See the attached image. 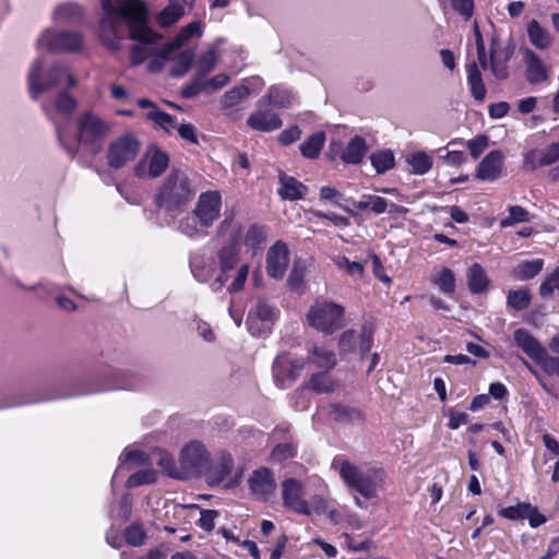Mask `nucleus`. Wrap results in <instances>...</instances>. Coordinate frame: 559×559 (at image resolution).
Returning a JSON list of instances; mask_svg holds the SVG:
<instances>
[{"label": "nucleus", "instance_id": "nucleus-1", "mask_svg": "<svg viewBox=\"0 0 559 559\" xmlns=\"http://www.w3.org/2000/svg\"><path fill=\"white\" fill-rule=\"evenodd\" d=\"M102 10L99 38L109 50L121 48L122 26L127 24L129 37L136 41L130 51L133 66L143 63L158 51L162 36L148 26L147 8L142 0H102Z\"/></svg>", "mask_w": 559, "mask_h": 559}, {"label": "nucleus", "instance_id": "nucleus-2", "mask_svg": "<svg viewBox=\"0 0 559 559\" xmlns=\"http://www.w3.org/2000/svg\"><path fill=\"white\" fill-rule=\"evenodd\" d=\"M210 463L211 453L199 440H191L182 447L177 463L167 453L160 454L157 461L169 476L177 479L199 477L209 469Z\"/></svg>", "mask_w": 559, "mask_h": 559}, {"label": "nucleus", "instance_id": "nucleus-3", "mask_svg": "<svg viewBox=\"0 0 559 559\" xmlns=\"http://www.w3.org/2000/svg\"><path fill=\"white\" fill-rule=\"evenodd\" d=\"M332 467L338 472L345 485L366 499H373L383 487L384 473L370 466H357L348 461L333 460Z\"/></svg>", "mask_w": 559, "mask_h": 559}, {"label": "nucleus", "instance_id": "nucleus-4", "mask_svg": "<svg viewBox=\"0 0 559 559\" xmlns=\"http://www.w3.org/2000/svg\"><path fill=\"white\" fill-rule=\"evenodd\" d=\"M28 92L32 99L37 100L40 95L67 81L69 87L76 84L74 76L63 63L47 66L43 57H37L31 64L27 75Z\"/></svg>", "mask_w": 559, "mask_h": 559}, {"label": "nucleus", "instance_id": "nucleus-5", "mask_svg": "<svg viewBox=\"0 0 559 559\" xmlns=\"http://www.w3.org/2000/svg\"><path fill=\"white\" fill-rule=\"evenodd\" d=\"M218 233L226 235L229 243L222 247L217 252L216 262L218 274L211 283V288L218 292L229 280L228 273L237 265L239 259V247L241 240V224L234 221L233 214H226L221 223Z\"/></svg>", "mask_w": 559, "mask_h": 559}, {"label": "nucleus", "instance_id": "nucleus-6", "mask_svg": "<svg viewBox=\"0 0 559 559\" xmlns=\"http://www.w3.org/2000/svg\"><path fill=\"white\" fill-rule=\"evenodd\" d=\"M76 106L75 98L67 91H61L53 98L41 103L46 118L55 126L60 145L72 157L78 153V147L72 143L68 127L62 123V120L69 118Z\"/></svg>", "mask_w": 559, "mask_h": 559}, {"label": "nucleus", "instance_id": "nucleus-7", "mask_svg": "<svg viewBox=\"0 0 559 559\" xmlns=\"http://www.w3.org/2000/svg\"><path fill=\"white\" fill-rule=\"evenodd\" d=\"M188 176L180 170H174L166 178L157 194V202L167 210L185 206L193 197Z\"/></svg>", "mask_w": 559, "mask_h": 559}, {"label": "nucleus", "instance_id": "nucleus-8", "mask_svg": "<svg viewBox=\"0 0 559 559\" xmlns=\"http://www.w3.org/2000/svg\"><path fill=\"white\" fill-rule=\"evenodd\" d=\"M307 321L314 330L329 335L345 325V310L332 301H317L310 307Z\"/></svg>", "mask_w": 559, "mask_h": 559}, {"label": "nucleus", "instance_id": "nucleus-9", "mask_svg": "<svg viewBox=\"0 0 559 559\" xmlns=\"http://www.w3.org/2000/svg\"><path fill=\"white\" fill-rule=\"evenodd\" d=\"M84 45V37L78 31H58L52 27L45 28L36 39L38 50L49 52H79Z\"/></svg>", "mask_w": 559, "mask_h": 559}, {"label": "nucleus", "instance_id": "nucleus-10", "mask_svg": "<svg viewBox=\"0 0 559 559\" xmlns=\"http://www.w3.org/2000/svg\"><path fill=\"white\" fill-rule=\"evenodd\" d=\"M75 143L82 146H99L110 131V124L92 111L82 112L75 120Z\"/></svg>", "mask_w": 559, "mask_h": 559}, {"label": "nucleus", "instance_id": "nucleus-11", "mask_svg": "<svg viewBox=\"0 0 559 559\" xmlns=\"http://www.w3.org/2000/svg\"><path fill=\"white\" fill-rule=\"evenodd\" d=\"M141 144L131 133L123 134L112 140L108 146L106 158L111 168L119 169L132 162L140 152Z\"/></svg>", "mask_w": 559, "mask_h": 559}, {"label": "nucleus", "instance_id": "nucleus-12", "mask_svg": "<svg viewBox=\"0 0 559 559\" xmlns=\"http://www.w3.org/2000/svg\"><path fill=\"white\" fill-rule=\"evenodd\" d=\"M276 317L275 307L266 299L259 298L248 313L247 326L251 334L262 335L269 331Z\"/></svg>", "mask_w": 559, "mask_h": 559}, {"label": "nucleus", "instance_id": "nucleus-13", "mask_svg": "<svg viewBox=\"0 0 559 559\" xmlns=\"http://www.w3.org/2000/svg\"><path fill=\"white\" fill-rule=\"evenodd\" d=\"M168 163V155L152 146L135 165L134 174L138 178H157L166 170Z\"/></svg>", "mask_w": 559, "mask_h": 559}, {"label": "nucleus", "instance_id": "nucleus-14", "mask_svg": "<svg viewBox=\"0 0 559 559\" xmlns=\"http://www.w3.org/2000/svg\"><path fill=\"white\" fill-rule=\"evenodd\" d=\"M263 84L260 78H251L245 80L241 85L225 92L221 98V105L225 114L236 118L238 106L250 95L251 90H259Z\"/></svg>", "mask_w": 559, "mask_h": 559}, {"label": "nucleus", "instance_id": "nucleus-15", "mask_svg": "<svg viewBox=\"0 0 559 559\" xmlns=\"http://www.w3.org/2000/svg\"><path fill=\"white\" fill-rule=\"evenodd\" d=\"M285 508L302 515H310L311 509L305 498L304 485L296 478H287L281 485Z\"/></svg>", "mask_w": 559, "mask_h": 559}, {"label": "nucleus", "instance_id": "nucleus-16", "mask_svg": "<svg viewBox=\"0 0 559 559\" xmlns=\"http://www.w3.org/2000/svg\"><path fill=\"white\" fill-rule=\"evenodd\" d=\"M222 197L217 191H207L201 193L193 210V215L198 218L202 227H210L221 214Z\"/></svg>", "mask_w": 559, "mask_h": 559}, {"label": "nucleus", "instance_id": "nucleus-17", "mask_svg": "<svg viewBox=\"0 0 559 559\" xmlns=\"http://www.w3.org/2000/svg\"><path fill=\"white\" fill-rule=\"evenodd\" d=\"M304 369V361L288 354L278 355L273 362V377L278 388L288 386Z\"/></svg>", "mask_w": 559, "mask_h": 559}, {"label": "nucleus", "instance_id": "nucleus-18", "mask_svg": "<svg viewBox=\"0 0 559 559\" xmlns=\"http://www.w3.org/2000/svg\"><path fill=\"white\" fill-rule=\"evenodd\" d=\"M251 495L262 501L270 500L276 490V480L273 472L267 467L254 469L248 479Z\"/></svg>", "mask_w": 559, "mask_h": 559}, {"label": "nucleus", "instance_id": "nucleus-19", "mask_svg": "<svg viewBox=\"0 0 559 559\" xmlns=\"http://www.w3.org/2000/svg\"><path fill=\"white\" fill-rule=\"evenodd\" d=\"M266 272L274 280L285 276L289 265V250L285 242L276 241L266 252Z\"/></svg>", "mask_w": 559, "mask_h": 559}, {"label": "nucleus", "instance_id": "nucleus-20", "mask_svg": "<svg viewBox=\"0 0 559 559\" xmlns=\"http://www.w3.org/2000/svg\"><path fill=\"white\" fill-rule=\"evenodd\" d=\"M354 206L359 211L370 210L377 215L385 212L390 214H403L407 212L405 207L390 203L386 199L374 194H362L360 199L354 203Z\"/></svg>", "mask_w": 559, "mask_h": 559}, {"label": "nucleus", "instance_id": "nucleus-21", "mask_svg": "<svg viewBox=\"0 0 559 559\" xmlns=\"http://www.w3.org/2000/svg\"><path fill=\"white\" fill-rule=\"evenodd\" d=\"M234 468V460L229 453H217L214 463L205 471L206 481L210 486L221 485Z\"/></svg>", "mask_w": 559, "mask_h": 559}, {"label": "nucleus", "instance_id": "nucleus-22", "mask_svg": "<svg viewBox=\"0 0 559 559\" xmlns=\"http://www.w3.org/2000/svg\"><path fill=\"white\" fill-rule=\"evenodd\" d=\"M273 438L278 441L271 453V460L273 462L281 463L297 454V445L292 436H287V430L285 428H276L273 431Z\"/></svg>", "mask_w": 559, "mask_h": 559}, {"label": "nucleus", "instance_id": "nucleus-23", "mask_svg": "<svg viewBox=\"0 0 559 559\" xmlns=\"http://www.w3.org/2000/svg\"><path fill=\"white\" fill-rule=\"evenodd\" d=\"M503 168V154L498 151L489 152L477 167V178L485 181L498 179Z\"/></svg>", "mask_w": 559, "mask_h": 559}, {"label": "nucleus", "instance_id": "nucleus-24", "mask_svg": "<svg viewBox=\"0 0 559 559\" xmlns=\"http://www.w3.org/2000/svg\"><path fill=\"white\" fill-rule=\"evenodd\" d=\"M559 159V143H551L545 150H531L524 156V164L534 170L542 166H548Z\"/></svg>", "mask_w": 559, "mask_h": 559}, {"label": "nucleus", "instance_id": "nucleus-25", "mask_svg": "<svg viewBox=\"0 0 559 559\" xmlns=\"http://www.w3.org/2000/svg\"><path fill=\"white\" fill-rule=\"evenodd\" d=\"M523 60L526 68V79L532 84L548 79V71L540 57L530 48L523 49Z\"/></svg>", "mask_w": 559, "mask_h": 559}, {"label": "nucleus", "instance_id": "nucleus-26", "mask_svg": "<svg viewBox=\"0 0 559 559\" xmlns=\"http://www.w3.org/2000/svg\"><path fill=\"white\" fill-rule=\"evenodd\" d=\"M247 124L257 131L272 132L282 126L280 116L271 110L259 109L253 111L247 119Z\"/></svg>", "mask_w": 559, "mask_h": 559}, {"label": "nucleus", "instance_id": "nucleus-27", "mask_svg": "<svg viewBox=\"0 0 559 559\" xmlns=\"http://www.w3.org/2000/svg\"><path fill=\"white\" fill-rule=\"evenodd\" d=\"M190 266L194 278L200 283H206L218 274L217 263L212 257L194 255Z\"/></svg>", "mask_w": 559, "mask_h": 559}, {"label": "nucleus", "instance_id": "nucleus-28", "mask_svg": "<svg viewBox=\"0 0 559 559\" xmlns=\"http://www.w3.org/2000/svg\"><path fill=\"white\" fill-rule=\"evenodd\" d=\"M84 11L76 2H62L55 7L51 19L57 24H75L83 19Z\"/></svg>", "mask_w": 559, "mask_h": 559}, {"label": "nucleus", "instance_id": "nucleus-29", "mask_svg": "<svg viewBox=\"0 0 559 559\" xmlns=\"http://www.w3.org/2000/svg\"><path fill=\"white\" fill-rule=\"evenodd\" d=\"M293 93L281 85H275L269 88L267 94L259 100V106H273L276 108H288L295 102Z\"/></svg>", "mask_w": 559, "mask_h": 559}, {"label": "nucleus", "instance_id": "nucleus-30", "mask_svg": "<svg viewBox=\"0 0 559 559\" xmlns=\"http://www.w3.org/2000/svg\"><path fill=\"white\" fill-rule=\"evenodd\" d=\"M514 343L534 361L545 350V347L526 329H516L513 333Z\"/></svg>", "mask_w": 559, "mask_h": 559}, {"label": "nucleus", "instance_id": "nucleus-31", "mask_svg": "<svg viewBox=\"0 0 559 559\" xmlns=\"http://www.w3.org/2000/svg\"><path fill=\"white\" fill-rule=\"evenodd\" d=\"M526 33L531 45L538 50H546L552 45L554 37L551 33L537 20L527 23Z\"/></svg>", "mask_w": 559, "mask_h": 559}, {"label": "nucleus", "instance_id": "nucleus-32", "mask_svg": "<svg viewBox=\"0 0 559 559\" xmlns=\"http://www.w3.org/2000/svg\"><path fill=\"white\" fill-rule=\"evenodd\" d=\"M278 179L281 185L278 194L283 200L296 201L306 195L308 188L294 177L281 173Z\"/></svg>", "mask_w": 559, "mask_h": 559}, {"label": "nucleus", "instance_id": "nucleus-33", "mask_svg": "<svg viewBox=\"0 0 559 559\" xmlns=\"http://www.w3.org/2000/svg\"><path fill=\"white\" fill-rule=\"evenodd\" d=\"M266 239V230L263 226L255 224L248 228L241 226L240 246H245L248 250L255 251L262 247Z\"/></svg>", "mask_w": 559, "mask_h": 559}, {"label": "nucleus", "instance_id": "nucleus-34", "mask_svg": "<svg viewBox=\"0 0 559 559\" xmlns=\"http://www.w3.org/2000/svg\"><path fill=\"white\" fill-rule=\"evenodd\" d=\"M366 140L359 135L354 136L347 143L341 158L346 164H359L367 153Z\"/></svg>", "mask_w": 559, "mask_h": 559}, {"label": "nucleus", "instance_id": "nucleus-35", "mask_svg": "<svg viewBox=\"0 0 559 559\" xmlns=\"http://www.w3.org/2000/svg\"><path fill=\"white\" fill-rule=\"evenodd\" d=\"M185 14L183 0H170L163 11L157 15L156 21L162 27H168L179 21Z\"/></svg>", "mask_w": 559, "mask_h": 559}, {"label": "nucleus", "instance_id": "nucleus-36", "mask_svg": "<svg viewBox=\"0 0 559 559\" xmlns=\"http://www.w3.org/2000/svg\"><path fill=\"white\" fill-rule=\"evenodd\" d=\"M467 285L472 293L479 294L489 286V278L484 267L478 263H473L467 270Z\"/></svg>", "mask_w": 559, "mask_h": 559}, {"label": "nucleus", "instance_id": "nucleus-37", "mask_svg": "<svg viewBox=\"0 0 559 559\" xmlns=\"http://www.w3.org/2000/svg\"><path fill=\"white\" fill-rule=\"evenodd\" d=\"M309 359L316 367L330 371L336 365V356L332 349L314 345L309 353Z\"/></svg>", "mask_w": 559, "mask_h": 559}, {"label": "nucleus", "instance_id": "nucleus-38", "mask_svg": "<svg viewBox=\"0 0 559 559\" xmlns=\"http://www.w3.org/2000/svg\"><path fill=\"white\" fill-rule=\"evenodd\" d=\"M467 72V84L469 86V91L472 96L477 102H483L486 97V87L483 82L481 74L478 70V66L473 62L466 66Z\"/></svg>", "mask_w": 559, "mask_h": 559}, {"label": "nucleus", "instance_id": "nucleus-39", "mask_svg": "<svg viewBox=\"0 0 559 559\" xmlns=\"http://www.w3.org/2000/svg\"><path fill=\"white\" fill-rule=\"evenodd\" d=\"M325 142L324 132H316L311 136H309L304 143L300 145V152L304 157L309 159H314L320 155V152Z\"/></svg>", "mask_w": 559, "mask_h": 559}, {"label": "nucleus", "instance_id": "nucleus-40", "mask_svg": "<svg viewBox=\"0 0 559 559\" xmlns=\"http://www.w3.org/2000/svg\"><path fill=\"white\" fill-rule=\"evenodd\" d=\"M409 171L414 175H425L432 167V158L425 152H417L406 158Z\"/></svg>", "mask_w": 559, "mask_h": 559}, {"label": "nucleus", "instance_id": "nucleus-41", "mask_svg": "<svg viewBox=\"0 0 559 559\" xmlns=\"http://www.w3.org/2000/svg\"><path fill=\"white\" fill-rule=\"evenodd\" d=\"M202 23L191 22L187 26L182 27L177 36L169 43L170 46L177 50L188 43L192 37H200L202 35Z\"/></svg>", "mask_w": 559, "mask_h": 559}, {"label": "nucleus", "instance_id": "nucleus-42", "mask_svg": "<svg viewBox=\"0 0 559 559\" xmlns=\"http://www.w3.org/2000/svg\"><path fill=\"white\" fill-rule=\"evenodd\" d=\"M433 285L445 295H452L455 290V275L452 270L442 267L431 278Z\"/></svg>", "mask_w": 559, "mask_h": 559}, {"label": "nucleus", "instance_id": "nucleus-43", "mask_svg": "<svg viewBox=\"0 0 559 559\" xmlns=\"http://www.w3.org/2000/svg\"><path fill=\"white\" fill-rule=\"evenodd\" d=\"M329 415L336 421L348 423L356 421L361 418L359 411L349 408L341 404H331L328 411Z\"/></svg>", "mask_w": 559, "mask_h": 559}, {"label": "nucleus", "instance_id": "nucleus-44", "mask_svg": "<svg viewBox=\"0 0 559 559\" xmlns=\"http://www.w3.org/2000/svg\"><path fill=\"white\" fill-rule=\"evenodd\" d=\"M216 62L215 51L213 49L207 50L198 59L194 76L202 81L215 68Z\"/></svg>", "mask_w": 559, "mask_h": 559}, {"label": "nucleus", "instance_id": "nucleus-45", "mask_svg": "<svg viewBox=\"0 0 559 559\" xmlns=\"http://www.w3.org/2000/svg\"><path fill=\"white\" fill-rule=\"evenodd\" d=\"M328 372L329 371L324 370L323 372L312 374L309 381V385L314 392L330 393L335 390L336 383L332 380Z\"/></svg>", "mask_w": 559, "mask_h": 559}, {"label": "nucleus", "instance_id": "nucleus-46", "mask_svg": "<svg viewBox=\"0 0 559 559\" xmlns=\"http://www.w3.org/2000/svg\"><path fill=\"white\" fill-rule=\"evenodd\" d=\"M531 304V295L528 289L521 288L518 290H509L507 305L514 310H524Z\"/></svg>", "mask_w": 559, "mask_h": 559}, {"label": "nucleus", "instance_id": "nucleus-47", "mask_svg": "<svg viewBox=\"0 0 559 559\" xmlns=\"http://www.w3.org/2000/svg\"><path fill=\"white\" fill-rule=\"evenodd\" d=\"M543 269V260L536 259L519 264L515 269V276L521 281L536 276Z\"/></svg>", "mask_w": 559, "mask_h": 559}, {"label": "nucleus", "instance_id": "nucleus-48", "mask_svg": "<svg viewBox=\"0 0 559 559\" xmlns=\"http://www.w3.org/2000/svg\"><path fill=\"white\" fill-rule=\"evenodd\" d=\"M371 164L378 174H384L394 166V155L391 151H380L370 157Z\"/></svg>", "mask_w": 559, "mask_h": 559}, {"label": "nucleus", "instance_id": "nucleus-49", "mask_svg": "<svg viewBox=\"0 0 559 559\" xmlns=\"http://www.w3.org/2000/svg\"><path fill=\"white\" fill-rule=\"evenodd\" d=\"M193 59H194V53L192 50H186V51L181 52L176 58L175 63L170 70V74L176 78L185 75L189 71V69L193 62Z\"/></svg>", "mask_w": 559, "mask_h": 559}, {"label": "nucleus", "instance_id": "nucleus-50", "mask_svg": "<svg viewBox=\"0 0 559 559\" xmlns=\"http://www.w3.org/2000/svg\"><path fill=\"white\" fill-rule=\"evenodd\" d=\"M175 51V49L170 46V44H167L163 48L159 46L158 51L151 56V61L147 66L148 70L151 72H158L163 69L165 62L170 58L171 53Z\"/></svg>", "mask_w": 559, "mask_h": 559}, {"label": "nucleus", "instance_id": "nucleus-51", "mask_svg": "<svg viewBox=\"0 0 559 559\" xmlns=\"http://www.w3.org/2000/svg\"><path fill=\"white\" fill-rule=\"evenodd\" d=\"M146 117L163 128L167 133H170L177 128L173 117L158 108H154V110L148 111Z\"/></svg>", "mask_w": 559, "mask_h": 559}, {"label": "nucleus", "instance_id": "nucleus-52", "mask_svg": "<svg viewBox=\"0 0 559 559\" xmlns=\"http://www.w3.org/2000/svg\"><path fill=\"white\" fill-rule=\"evenodd\" d=\"M528 221H530L528 212L519 205H513V206L509 207V215L501 221L500 225H501V227H509L516 223L528 222Z\"/></svg>", "mask_w": 559, "mask_h": 559}, {"label": "nucleus", "instance_id": "nucleus-53", "mask_svg": "<svg viewBox=\"0 0 559 559\" xmlns=\"http://www.w3.org/2000/svg\"><path fill=\"white\" fill-rule=\"evenodd\" d=\"M157 473L152 469H142L132 474L127 480V487H136L141 485L152 484L156 480Z\"/></svg>", "mask_w": 559, "mask_h": 559}, {"label": "nucleus", "instance_id": "nucleus-54", "mask_svg": "<svg viewBox=\"0 0 559 559\" xmlns=\"http://www.w3.org/2000/svg\"><path fill=\"white\" fill-rule=\"evenodd\" d=\"M535 362L539 365L547 374H556L559 377V357L549 356L545 349Z\"/></svg>", "mask_w": 559, "mask_h": 559}, {"label": "nucleus", "instance_id": "nucleus-55", "mask_svg": "<svg viewBox=\"0 0 559 559\" xmlns=\"http://www.w3.org/2000/svg\"><path fill=\"white\" fill-rule=\"evenodd\" d=\"M124 537L128 544L135 547L144 545L146 540V534L139 524L130 525L124 532Z\"/></svg>", "mask_w": 559, "mask_h": 559}, {"label": "nucleus", "instance_id": "nucleus-56", "mask_svg": "<svg viewBox=\"0 0 559 559\" xmlns=\"http://www.w3.org/2000/svg\"><path fill=\"white\" fill-rule=\"evenodd\" d=\"M530 511V503H519L502 508L499 510V515L508 520H522L525 519V514Z\"/></svg>", "mask_w": 559, "mask_h": 559}, {"label": "nucleus", "instance_id": "nucleus-57", "mask_svg": "<svg viewBox=\"0 0 559 559\" xmlns=\"http://www.w3.org/2000/svg\"><path fill=\"white\" fill-rule=\"evenodd\" d=\"M559 290V267H557L546 280L542 283L539 287V294L542 297L546 298L554 294V292Z\"/></svg>", "mask_w": 559, "mask_h": 559}, {"label": "nucleus", "instance_id": "nucleus-58", "mask_svg": "<svg viewBox=\"0 0 559 559\" xmlns=\"http://www.w3.org/2000/svg\"><path fill=\"white\" fill-rule=\"evenodd\" d=\"M229 82V76L225 73H219L212 79L204 78L202 80V86L204 92L211 93L221 90Z\"/></svg>", "mask_w": 559, "mask_h": 559}, {"label": "nucleus", "instance_id": "nucleus-59", "mask_svg": "<svg viewBox=\"0 0 559 559\" xmlns=\"http://www.w3.org/2000/svg\"><path fill=\"white\" fill-rule=\"evenodd\" d=\"M490 69L498 80H503L508 76L506 63H501L500 52L498 50L490 51Z\"/></svg>", "mask_w": 559, "mask_h": 559}, {"label": "nucleus", "instance_id": "nucleus-60", "mask_svg": "<svg viewBox=\"0 0 559 559\" xmlns=\"http://www.w3.org/2000/svg\"><path fill=\"white\" fill-rule=\"evenodd\" d=\"M249 264L245 263L242 264L238 271L235 280L231 282V284L228 287L229 292H239L243 288V285L248 278L249 275Z\"/></svg>", "mask_w": 559, "mask_h": 559}, {"label": "nucleus", "instance_id": "nucleus-61", "mask_svg": "<svg viewBox=\"0 0 559 559\" xmlns=\"http://www.w3.org/2000/svg\"><path fill=\"white\" fill-rule=\"evenodd\" d=\"M356 333L353 330L343 332L340 336L338 345L340 349L345 353L353 352L356 346Z\"/></svg>", "mask_w": 559, "mask_h": 559}, {"label": "nucleus", "instance_id": "nucleus-62", "mask_svg": "<svg viewBox=\"0 0 559 559\" xmlns=\"http://www.w3.org/2000/svg\"><path fill=\"white\" fill-rule=\"evenodd\" d=\"M488 146V139L485 135L476 136L468 141L467 147L471 152V155L474 158H477Z\"/></svg>", "mask_w": 559, "mask_h": 559}, {"label": "nucleus", "instance_id": "nucleus-63", "mask_svg": "<svg viewBox=\"0 0 559 559\" xmlns=\"http://www.w3.org/2000/svg\"><path fill=\"white\" fill-rule=\"evenodd\" d=\"M337 266L346 270L352 276H361L364 273V266L356 261H349L347 258H340L337 260Z\"/></svg>", "mask_w": 559, "mask_h": 559}, {"label": "nucleus", "instance_id": "nucleus-64", "mask_svg": "<svg viewBox=\"0 0 559 559\" xmlns=\"http://www.w3.org/2000/svg\"><path fill=\"white\" fill-rule=\"evenodd\" d=\"M372 334H373L372 326L368 325V324H364V326L361 329V333H360V341H359V347H360V352L362 355L368 353L371 349L372 342H373Z\"/></svg>", "mask_w": 559, "mask_h": 559}]
</instances>
